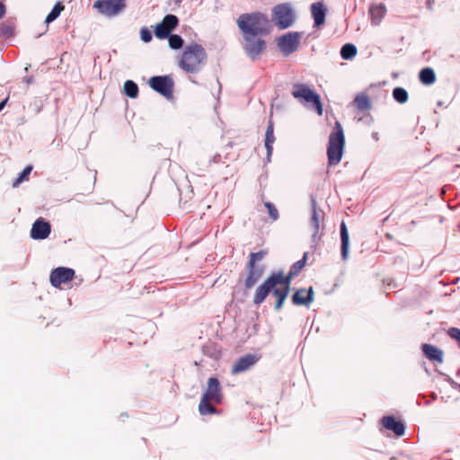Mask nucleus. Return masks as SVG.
Wrapping results in <instances>:
<instances>
[{"mask_svg":"<svg viewBox=\"0 0 460 460\" xmlns=\"http://www.w3.org/2000/svg\"><path fill=\"white\" fill-rule=\"evenodd\" d=\"M268 19L261 13H243L237 19V25L243 34L246 55L255 60L266 48L264 40L258 38L267 33Z\"/></svg>","mask_w":460,"mask_h":460,"instance_id":"f257e3e1","label":"nucleus"},{"mask_svg":"<svg viewBox=\"0 0 460 460\" xmlns=\"http://www.w3.org/2000/svg\"><path fill=\"white\" fill-rule=\"evenodd\" d=\"M295 277L296 275L290 271L287 275L283 270L273 272L256 288L252 299L253 304L261 305L276 286H280L289 291L292 279Z\"/></svg>","mask_w":460,"mask_h":460,"instance_id":"f03ea898","label":"nucleus"},{"mask_svg":"<svg viewBox=\"0 0 460 460\" xmlns=\"http://www.w3.org/2000/svg\"><path fill=\"white\" fill-rule=\"evenodd\" d=\"M207 61L205 49L198 43L187 45L179 61V66L185 72L195 74L201 70Z\"/></svg>","mask_w":460,"mask_h":460,"instance_id":"7ed1b4c3","label":"nucleus"},{"mask_svg":"<svg viewBox=\"0 0 460 460\" xmlns=\"http://www.w3.org/2000/svg\"><path fill=\"white\" fill-rule=\"evenodd\" d=\"M223 399L222 387L217 377L208 379L207 389L202 395L199 404V411L201 415L217 413V409L211 402L219 404Z\"/></svg>","mask_w":460,"mask_h":460,"instance_id":"20e7f679","label":"nucleus"},{"mask_svg":"<svg viewBox=\"0 0 460 460\" xmlns=\"http://www.w3.org/2000/svg\"><path fill=\"white\" fill-rule=\"evenodd\" d=\"M345 147V137L341 124L335 122L333 131L329 136L327 147L328 163L330 165L338 164L343 155Z\"/></svg>","mask_w":460,"mask_h":460,"instance_id":"39448f33","label":"nucleus"},{"mask_svg":"<svg viewBox=\"0 0 460 460\" xmlns=\"http://www.w3.org/2000/svg\"><path fill=\"white\" fill-rule=\"evenodd\" d=\"M292 96L305 105H310L318 115L323 114V105L320 95L307 84L296 83L292 86Z\"/></svg>","mask_w":460,"mask_h":460,"instance_id":"423d86ee","label":"nucleus"},{"mask_svg":"<svg viewBox=\"0 0 460 460\" xmlns=\"http://www.w3.org/2000/svg\"><path fill=\"white\" fill-rule=\"evenodd\" d=\"M272 21L279 30L291 27L296 21V13L288 3L279 4L272 8Z\"/></svg>","mask_w":460,"mask_h":460,"instance_id":"0eeeda50","label":"nucleus"},{"mask_svg":"<svg viewBox=\"0 0 460 460\" xmlns=\"http://www.w3.org/2000/svg\"><path fill=\"white\" fill-rule=\"evenodd\" d=\"M93 7L100 13L106 17H115L120 14L126 8L125 0H97L93 3Z\"/></svg>","mask_w":460,"mask_h":460,"instance_id":"6e6552de","label":"nucleus"},{"mask_svg":"<svg viewBox=\"0 0 460 460\" xmlns=\"http://www.w3.org/2000/svg\"><path fill=\"white\" fill-rule=\"evenodd\" d=\"M149 86L166 99L172 98L174 82L170 75H155L149 79Z\"/></svg>","mask_w":460,"mask_h":460,"instance_id":"1a4fd4ad","label":"nucleus"},{"mask_svg":"<svg viewBox=\"0 0 460 460\" xmlns=\"http://www.w3.org/2000/svg\"><path fill=\"white\" fill-rule=\"evenodd\" d=\"M301 33L290 31L277 39V45L285 56L294 53L299 46Z\"/></svg>","mask_w":460,"mask_h":460,"instance_id":"9d476101","label":"nucleus"},{"mask_svg":"<svg viewBox=\"0 0 460 460\" xmlns=\"http://www.w3.org/2000/svg\"><path fill=\"white\" fill-rule=\"evenodd\" d=\"M179 24V19L174 14H166L162 22L157 23L155 27V36L157 39L164 40L167 39L172 31L174 30Z\"/></svg>","mask_w":460,"mask_h":460,"instance_id":"9b49d317","label":"nucleus"},{"mask_svg":"<svg viewBox=\"0 0 460 460\" xmlns=\"http://www.w3.org/2000/svg\"><path fill=\"white\" fill-rule=\"evenodd\" d=\"M74 277L75 270L73 269L58 267L51 271L49 280L54 288H58L61 284L71 281Z\"/></svg>","mask_w":460,"mask_h":460,"instance_id":"f8f14e48","label":"nucleus"},{"mask_svg":"<svg viewBox=\"0 0 460 460\" xmlns=\"http://www.w3.org/2000/svg\"><path fill=\"white\" fill-rule=\"evenodd\" d=\"M324 213L317 208V202L314 196H311V219L310 223L313 228L312 238L314 242L320 238L321 226L320 222L323 219Z\"/></svg>","mask_w":460,"mask_h":460,"instance_id":"ddd939ff","label":"nucleus"},{"mask_svg":"<svg viewBox=\"0 0 460 460\" xmlns=\"http://www.w3.org/2000/svg\"><path fill=\"white\" fill-rule=\"evenodd\" d=\"M51 233V225L43 218H38L31 226V237L33 240H44Z\"/></svg>","mask_w":460,"mask_h":460,"instance_id":"4468645a","label":"nucleus"},{"mask_svg":"<svg viewBox=\"0 0 460 460\" xmlns=\"http://www.w3.org/2000/svg\"><path fill=\"white\" fill-rule=\"evenodd\" d=\"M260 358L255 354H246L239 358L232 367V374H238L250 369Z\"/></svg>","mask_w":460,"mask_h":460,"instance_id":"2eb2a0df","label":"nucleus"},{"mask_svg":"<svg viewBox=\"0 0 460 460\" xmlns=\"http://www.w3.org/2000/svg\"><path fill=\"white\" fill-rule=\"evenodd\" d=\"M314 301V289L310 287L308 289L300 288L292 296V302L296 305L308 306Z\"/></svg>","mask_w":460,"mask_h":460,"instance_id":"dca6fc26","label":"nucleus"},{"mask_svg":"<svg viewBox=\"0 0 460 460\" xmlns=\"http://www.w3.org/2000/svg\"><path fill=\"white\" fill-rule=\"evenodd\" d=\"M383 426L392 430L396 436H402L405 433V425L402 421L396 420L393 416H385L382 419Z\"/></svg>","mask_w":460,"mask_h":460,"instance_id":"f3484780","label":"nucleus"},{"mask_svg":"<svg viewBox=\"0 0 460 460\" xmlns=\"http://www.w3.org/2000/svg\"><path fill=\"white\" fill-rule=\"evenodd\" d=\"M314 27H319L325 22L327 10L322 2H316L311 5Z\"/></svg>","mask_w":460,"mask_h":460,"instance_id":"a211bd4d","label":"nucleus"},{"mask_svg":"<svg viewBox=\"0 0 460 460\" xmlns=\"http://www.w3.org/2000/svg\"><path fill=\"white\" fill-rule=\"evenodd\" d=\"M422 352L424 356L430 361H435L438 363L443 362V350L438 349V347L424 343L421 347Z\"/></svg>","mask_w":460,"mask_h":460,"instance_id":"6ab92c4d","label":"nucleus"},{"mask_svg":"<svg viewBox=\"0 0 460 460\" xmlns=\"http://www.w3.org/2000/svg\"><path fill=\"white\" fill-rule=\"evenodd\" d=\"M369 14L372 25L377 26L381 23L382 20L386 14V7L382 3L372 4L369 7Z\"/></svg>","mask_w":460,"mask_h":460,"instance_id":"aec40b11","label":"nucleus"},{"mask_svg":"<svg viewBox=\"0 0 460 460\" xmlns=\"http://www.w3.org/2000/svg\"><path fill=\"white\" fill-rule=\"evenodd\" d=\"M341 252L342 261H347L349 252V235L347 226L344 221L341 224Z\"/></svg>","mask_w":460,"mask_h":460,"instance_id":"412c9836","label":"nucleus"},{"mask_svg":"<svg viewBox=\"0 0 460 460\" xmlns=\"http://www.w3.org/2000/svg\"><path fill=\"white\" fill-rule=\"evenodd\" d=\"M275 141L274 132H273V123L270 120L269 125L265 131V147H266V158L265 162L270 163L273 152V144Z\"/></svg>","mask_w":460,"mask_h":460,"instance_id":"4be33fe9","label":"nucleus"},{"mask_svg":"<svg viewBox=\"0 0 460 460\" xmlns=\"http://www.w3.org/2000/svg\"><path fill=\"white\" fill-rule=\"evenodd\" d=\"M270 292L277 298L274 308L276 311H279L282 308L283 304L289 294V291L287 288L276 286L271 289Z\"/></svg>","mask_w":460,"mask_h":460,"instance_id":"5701e85b","label":"nucleus"},{"mask_svg":"<svg viewBox=\"0 0 460 460\" xmlns=\"http://www.w3.org/2000/svg\"><path fill=\"white\" fill-rule=\"evenodd\" d=\"M354 104L360 111H368L371 109V101L367 94L360 93L356 95Z\"/></svg>","mask_w":460,"mask_h":460,"instance_id":"b1692460","label":"nucleus"},{"mask_svg":"<svg viewBox=\"0 0 460 460\" xmlns=\"http://www.w3.org/2000/svg\"><path fill=\"white\" fill-rule=\"evenodd\" d=\"M420 81L425 85H430L436 81V74L431 67H424L419 75Z\"/></svg>","mask_w":460,"mask_h":460,"instance_id":"393cba45","label":"nucleus"},{"mask_svg":"<svg viewBox=\"0 0 460 460\" xmlns=\"http://www.w3.org/2000/svg\"><path fill=\"white\" fill-rule=\"evenodd\" d=\"M357 47L352 43H346L341 49V57L344 60H350L357 55Z\"/></svg>","mask_w":460,"mask_h":460,"instance_id":"a878e982","label":"nucleus"},{"mask_svg":"<svg viewBox=\"0 0 460 460\" xmlns=\"http://www.w3.org/2000/svg\"><path fill=\"white\" fill-rule=\"evenodd\" d=\"M123 89L125 94L129 98H137L138 95V86L132 80H127L124 83Z\"/></svg>","mask_w":460,"mask_h":460,"instance_id":"bb28decb","label":"nucleus"},{"mask_svg":"<svg viewBox=\"0 0 460 460\" xmlns=\"http://www.w3.org/2000/svg\"><path fill=\"white\" fill-rule=\"evenodd\" d=\"M393 97L397 102L402 104L408 101L409 94L404 88L398 86L393 90Z\"/></svg>","mask_w":460,"mask_h":460,"instance_id":"cd10ccee","label":"nucleus"},{"mask_svg":"<svg viewBox=\"0 0 460 460\" xmlns=\"http://www.w3.org/2000/svg\"><path fill=\"white\" fill-rule=\"evenodd\" d=\"M64 9V6L60 2H57L51 11L49 13L45 19L46 23H50L55 21L59 15L61 11Z\"/></svg>","mask_w":460,"mask_h":460,"instance_id":"c85d7f7f","label":"nucleus"},{"mask_svg":"<svg viewBox=\"0 0 460 460\" xmlns=\"http://www.w3.org/2000/svg\"><path fill=\"white\" fill-rule=\"evenodd\" d=\"M262 274L259 272L247 271V277L244 281V287L246 289H251L261 278Z\"/></svg>","mask_w":460,"mask_h":460,"instance_id":"c756f323","label":"nucleus"},{"mask_svg":"<svg viewBox=\"0 0 460 460\" xmlns=\"http://www.w3.org/2000/svg\"><path fill=\"white\" fill-rule=\"evenodd\" d=\"M169 41V47L172 49H180L183 46V40L180 35L177 34H170L167 38Z\"/></svg>","mask_w":460,"mask_h":460,"instance_id":"7c9ffc66","label":"nucleus"},{"mask_svg":"<svg viewBox=\"0 0 460 460\" xmlns=\"http://www.w3.org/2000/svg\"><path fill=\"white\" fill-rule=\"evenodd\" d=\"M306 260H307V252H305L302 259H300L299 261H297L292 264L289 271L294 273L296 276H297L299 271L305 267Z\"/></svg>","mask_w":460,"mask_h":460,"instance_id":"2f4dec72","label":"nucleus"},{"mask_svg":"<svg viewBox=\"0 0 460 460\" xmlns=\"http://www.w3.org/2000/svg\"><path fill=\"white\" fill-rule=\"evenodd\" d=\"M32 171L31 165H27L24 167V169L19 173L18 177L13 181V187L17 186L23 181L27 180L28 176Z\"/></svg>","mask_w":460,"mask_h":460,"instance_id":"473e14b6","label":"nucleus"},{"mask_svg":"<svg viewBox=\"0 0 460 460\" xmlns=\"http://www.w3.org/2000/svg\"><path fill=\"white\" fill-rule=\"evenodd\" d=\"M264 206L268 209L270 217L273 221H276L279 218V211L276 208L275 205L273 203L270 202V201H267V202L264 203Z\"/></svg>","mask_w":460,"mask_h":460,"instance_id":"72a5a7b5","label":"nucleus"},{"mask_svg":"<svg viewBox=\"0 0 460 460\" xmlns=\"http://www.w3.org/2000/svg\"><path fill=\"white\" fill-rule=\"evenodd\" d=\"M264 269L265 267L262 264H256V262H253L252 261H248L247 271L259 272L260 274L263 275Z\"/></svg>","mask_w":460,"mask_h":460,"instance_id":"f704fd0d","label":"nucleus"},{"mask_svg":"<svg viewBox=\"0 0 460 460\" xmlns=\"http://www.w3.org/2000/svg\"><path fill=\"white\" fill-rule=\"evenodd\" d=\"M140 39L143 42L148 43L152 40V31L147 27H142L140 29Z\"/></svg>","mask_w":460,"mask_h":460,"instance_id":"c9c22d12","label":"nucleus"},{"mask_svg":"<svg viewBox=\"0 0 460 460\" xmlns=\"http://www.w3.org/2000/svg\"><path fill=\"white\" fill-rule=\"evenodd\" d=\"M447 334L450 338L456 340L458 342V346L460 348V329L456 327H451L448 329Z\"/></svg>","mask_w":460,"mask_h":460,"instance_id":"e433bc0d","label":"nucleus"},{"mask_svg":"<svg viewBox=\"0 0 460 460\" xmlns=\"http://www.w3.org/2000/svg\"><path fill=\"white\" fill-rule=\"evenodd\" d=\"M266 254H267V251H265V250H261L257 252H252L250 254L249 261H252L253 262H256L258 261L262 260Z\"/></svg>","mask_w":460,"mask_h":460,"instance_id":"4c0bfd02","label":"nucleus"},{"mask_svg":"<svg viewBox=\"0 0 460 460\" xmlns=\"http://www.w3.org/2000/svg\"><path fill=\"white\" fill-rule=\"evenodd\" d=\"M1 33L6 38H9L13 35V28L10 25L3 26L1 28Z\"/></svg>","mask_w":460,"mask_h":460,"instance_id":"58836bf2","label":"nucleus"},{"mask_svg":"<svg viewBox=\"0 0 460 460\" xmlns=\"http://www.w3.org/2000/svg\"><path fill=\"white\" fill-rule=\"evenodd\" d=\"M34 81V78L33 76L31 75H28V76H25L23 77V82L26 84H31Z\"/></svg>","mask_w":460,"mask_h":460,"instance_id":"ea45409f","label":"nucleus"},{"mask_svg":"<svg viewBox=\"0 0 460 460\" xmlns=\"http://www.w3.org/2000/svg\"><path fill=\"white\" fill-rule=\"evenodd\" d=\"M5 13V7L4 5V4L0 3V18H2L4 16Z\"/></svg>","mask_w":460,"mask_h":460,"instance_id":"a19ab883","label":"nucleus"},{"mask_svg":"<svg viewBox=\"0 0 460 460\" xmlns=\"http://www.w3.org/2000/svg\"><path fill=\"white\" fill-rule=\"evenodd\" d=\"M8 99L6 98L5 100L2 101L0 102V111L4 109V107L5 106L6 102H7Z\"/></svg>","mask_w":460,"mask_h":460,"instance_id":"79ce46f5","label":"nucleus"},{"mask_svg":"<svg viewBox=\"0 0 460 460\" xmlns=\"http://www.w3.org/2000/svg\"><path fill=\"white\" fill-rule=\"evenodd\" d=\"M181 1L182 0H171V3H172L173 4H175L177 6H180V4H181Z\"/></svg>","mask_w":460,"mask_h":460,"instance_id":"37998d69","label":"nucleus"},{"mask_svg":"<svg viewBox=\"0 0 460 460\" xmlns=\"http://www.w3.org/2000/svg\"><path fill=\"white\" fill-rule=\"evenodd\" d=\"M373 137H374V138H376V139H378V137H377V133H375V134L373 135Z\"/></svg>","mask_w":460,"mask_h":460,"instance_id":"c03bdc74","label":"nucleus"},{"mask_svg":"<svg viewBox=\"0 0 460 460\" xmlns=\"http://www.w3.org/2000/svg\"><path fill=\"white\" fill-rule=\"evenodd\" d=\"M217 83L218 84V85H219V89H220V88H221V85H220L219 80H217Z\"/></svg>","mask_w":460,"mask_h":460,"instance_id":"a18cd8bd","label":"nucleus"},{"mask_svg":"<svg viewBox=\"0 0 460 460\" xmlns=\"http://www.w3.org/2000/svg\"><path fill=\"white\" fill-rule=\"evenodd\" d=\"M391 460H394V457H392V458H391Z\"/></svg>","mask_w":460,"mask_h":460,"instance_id":"49530a36","label":"nucleus"},{"mask_svg":"<svg viewBox=\"0 0 460 460\" xmlns=\"http://www.w3.org/2000/svg\"><path fill=\"white\" fill-rule=\"evenodd\" d=\"M459 390H460V384H459Z\"/></svg>","mask_w":460,"mask_h":460,"instance_id":"de8ad7c7","label":"nucleus"}]
</instances>
